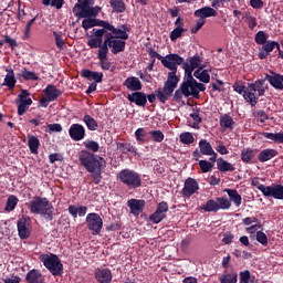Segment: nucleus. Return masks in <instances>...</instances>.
<instances>
[{"label": "nucleus", "mask_w": 283, "mask_h": 283, "mask_svg": "<svg viewBox=\"0 0 283 283\" xmlns=\"http://www.w3.org/2000/svg\"><path fill=\"white\" fill-rule=\"evenodd\" d=\"M127 101H129V103H134L137 107H145V105H147V94L135 91L127 95Z\"/></svg>", "instance_id": "obj_19"}, {"label": "nucleus", "mask_w": 283, "mask_h": 283, "mask_svg": "<svg viewBox=\"0 0 283 283\" xmlns=\"http://www.w3.org/2000/svg\"><path fill=\"white\" fill-rule=\"evenodd\" d=\"M40 262L43 263L45 269L53 275L54 277H61L63 275V263L59 255L56 254H41Z\"/></svg>", "instance_id": "obj_8"}, {"label": "nucleus", "mask_w": 283, "mask_h": 283, "mask_svg": "<svg viewBox=\"0 0 283 283\" xmlns=\"http://www.w3.org/2000/svg\"><path fill=\"white\" fill-rule=\"evenodd\" d=\"M221 283H238V273L223 274L219 277Z\"/></svg>", "instance_id": "obj_52"}, {"label": "nucleus", "mask_w": 283, "mask_h": 283, "mask_svg": "<svg viewBox=\"0 0 283 283\" xmlns=\"http://www.w3.org/2000/svg\"><path fill=\"white\" fill-rule=\"evenodd\" d=\"M17 103H21L24 105H32V99L30 98V92L28 90H21L18 95Z\"/></svg>", "instance_id": "obj_42"}, {"label": "nucleus", "mask_w": 283, "mask_h": 283, "mask_svg": "<svg viewBox=\"0 0 283 283\" xmlns=\"http://www.w3.org/2000/svg\"><path fill=\"white\" fill-rule=\"evenodd\" d=\"M273 50H275V41H266L264 44H262V49L259 53V59L264 60L266 59V56H269V54H271V52H273Z\"/></svg>", "instance_id": "obj_28"}, {"label": "nucleus", "mask_w": 283, "mask_h": 283, "mask_svg": "<svg viewBox=\"0 0 283 283\" xmlns=\"http://www.w3.org/2000/svg\"><path fill=\"white\" fill-rule=\"evenodd\" d=\"M27 283H45L43 280V274L40 270L32 269L25 275Z\"/></svg>", "instance_id": "obj_24"}, {"label": "nucleus", "mask_w": 283, "mask_h": 283, "mask_svg": "<svg viewBox=\"0 0 283 283\" xmlns=\"http://www.w3.org/2000/svg\"><path fill=\"white\" fill-rule=\"evenodd\" d=\"M135 138L137 143H147V130H145V128H137L135 132Z\"/></svg>", "instance_id": "obj_53"}, {"label": "nucleus", "mask_w": 283, "mask_h": 283, "mask_svg": "<svg viewBox=\"0 0 283 283\" xmlns=\"http://www.w3.org/2000/svg\"><path fill=\"white\" fill-rule=\"evenodd\" d=\"M187 76L184 80V82L181 83V85H188V92L190 94V96H193V88L191 87V85H193V83H196V78H193V73L191 72H187L186 73Z\"/></svg>", "instance_id": "obj_45"}, {"label": "nucleus", "mask_w": 283, "mask_h": 283, "mask_svg": "<svg viewBox=\"0 0 283 283\" xmlns=\"http://www.w3.org/2000/svg\"><path fill=\"white\" fill-rule=\"evenodd\" d=\"M145 205L146 202L143 199H129L127 201V207H129L133 216H140L145 210Z\"/></svg>", "instance_id": "obj_20"}, {"label": "nucleus", "mask_w": 283, "mask_h": 283, "mask_svg": "<svg viewBox=\"0 0 283 283\" xmlns=\"http://www.w3.org/2000/svg\"><path fill=\"white\" fill-rule=\"evenodd\" d=\"M264 83V80H259L248 85V92H244L243 98L251 105V107L258 105L259 96H264V92H266Z\"/></svg>", "instance_id": "obj_7"}, {"label": "nucleus", "mask_w": 283, "mask_h": 283, "mask_svg": "<svg viewBox=\"0 0 283 283\" xmlns=\"http://www.w3.org/2000/svg\"><path fill=\"white\" fill-rule=\"evenodd\" d=\"M224 192L228 193L230 202H233L235 207L242 205V196L235 189H224Z\"/></svg>", "instance_id": "obj_34"}, {"label": "nucleus", "mask_w": 283, "mask_h": 283, "mask_svg": "<svg viewBox=\"0 0 283 283\" xmlns=\"http://www.w3.org/2000/svg\"><path fill=\"white\" fill-rule=\"evenodd\" d=\"M199 189H200V186L198 185V181L191 177H188L185 180V185L181 190L182 197L191 198V196H193V193H197Z\"/></svg>", "instance_id": "obj_15"}, {"label": "nucleus", "mask_w": 283, "mask_h": 283, "mask_svg": "<svg viewBox=\"0 0 283 283\" xmlns=\"http://www.w3.org/2000/svg\"><path fill=\"white\" fill-rule=\"evenodd\" d=\"M52 203L48 198L43 197H34L33 200L30 201L29 209L31 213L35 216H40L46 207H50Z\"/></svg>", "instance_id": "obj_11"}, {"label": "nucleus", "mask_w": 283, "mask_h": 283, "mask_svg": "<svg viewBox=\"0 0 283 283\" xmlns=\"http://www.w3.org/2000/svg\"><path fill=\"white\" fill-rule=\"evenodd\" d=\"M18 235L20 240H28L30 238V228H28V218L22 217L18 220Z\"/></svg>", "instance_id": "obj_21"}, {"label": "nucleus", "mask_w": 283, "mask_h": 283, "mask_svg": "<svg viewBox=\"0 0 283 283\" xmlns=\"http://www.w3.org/2000/svg\"><path fill=\"white\" fill-rule=\"evenodd\" d=\"M256 242L262 244V247L269 245V237H266V233L262 231H256Z\"/></svg>", "instance_id": "obj_59"}, {"label": "nucleus", "mask_w": 283, "mask_h": 283, "mask_svg": "<svg viewBox=\"0 0 283 283\" xmlns=\"http://www.w3.org/2000/svg\"><path fill=\"white\" fill-rule=\"evenodd\" d=\"M69 136L75 140V143L83 140L86 136L85 126L81 124H72L69 128Z\"/></svg>", "instance_id": "obj_17"}, {"label": "nucleus", "mask_w": 283, "mask_h": 283, "mask_svg": "<svg viewBox=\"0 0 283 283\" xmlns=\"http://www.w3.org/2000/svg\"><path fill=\"white\" fill-rule=\"evenodd\" d=\"M105 34H109L107 29H93V34L87 42V45L91 46L92 50H96V48H101L103 45V36Z\"/></svg>", "instance_id": "obj_14"}, {"label": "nucleus", "mask_w": 283, "mask_h": 283, "mask_svg": "<svg viewBox=\"0 0 283 283\" xmlns=\"http://www.w3.org/2000/svg\"><path fill=\"white\" fill-rule=\"evenodd\" d=\"M124 85L127 90H130V92H140V90H143V83H140V80L135 76L127 77Z\"/></svg>", "instance_id": "obj_25"}, {"label": "nucleus", "mask_w": 283, "mask_h": 283, "mask_svg": "<svg viewBox=\"0 0 283 283\" xmlns=\"http://www.w3.org/2000/svg\"><path fill=\"white\" fill-rule=\"evenodd\" d=\"M256 189L263 193L265 198H274V200H283V185L264 186L259 184Z\"/></svg>", "instance_id": "obj_9"}, {"label": "nucleus", "mask_w": 283, "mask_h": 283, "mask_svg": "<svg viewBox=\"0 0 283 283\" xmlns=\"http://www.w3.org/2000/svg\"><path fill=\"white\" fill-rule=\"evenodd\" d=\"M86 227L92 235H101L103 231V218L96 212H91L86 216Z\"/></svg>", "instance_id": "obj_10"}, {"label": "nucleus", "mask_w": 283, "mask_h": 283, "mask_svg": "<svg viewBox=\"0 0 283 283\" xmlns=\"http://www.w3.org/2000/svg\"><path fill=\"white\" fill-rule=\"evenodd\" d=\"M217 169L221 171V174H227V171H235V167L224 160L222 157H220L218 160H217Z\"/></svg>", "instance_id": "obj_31"}, {"label": "nucleus", "mask_w": 283, "mask_h": 283, "mask_svg": "<svg viewBox=\"0 0 283 283\" xmlns=\"http://www.w3.org/2000/svg\"><path fill=\"white\" fill-rule=\"evenodd\" d=\"M190 87H192V96L193 98H200V92H205L207 90V86L202 83H198V81L195 80L192 84H190Z\"/></svg>", "instance_id": "obj_41"}, {"label": "nucleus", "mask_w": 283, "mask_h": 283, "mask_svg": "<svg viewBox=\"0 0 283 283\" xmlns=\"http://www.w3.org/2000/svg\"><path fill=\"white\" fill-rule=\"evenodd\" d=\"M178 83H180V76L176 75V72H169L168 78L164 84V87H160L155 91V93L148 94L146 96V101L149 103H156V98L165 105L171 98L174 91L178 87Z\"/></svg>", "instance_id": "obj_2"}, {"label": "nucleus", "mask_w": 283, "mask_h": 283, "mask_svg": "<svg viewBox=\"0 0 283 283\" xmlns=\"http://www.w3.org/2000/svg\"><path fill=\"white\" fill-rule=\"evenodd\" d=\"M117 149L122 151V154H134V156L138 154L136 147L129 143H117Z\"/></svg>", "instance_id": "obj_39"}, {"label": "nucleus", "mask_w": 283, "mask_h": 283, "mask_svg": "<svg viewBox=\"0 0 283 283\" xmlns=\"http://www.w3.org/2000/svg\"><path fill=\"white\" fill-rule=\"evenodd\" d=\"M72 12L76 19L96 18L101 13V7H94V0H77L74 4Z\"/></svg>", "instance_id": "obj_3"}, {"label": "nucleus", "mask_w": 283, "mask_h": 283, "mask_svg": "<svg viewBox=\"0 0 283 283\" xmlns=\"http://www.w3.org/2000/svg\"><path fill=\"white\" fill-rule=\"evenodd\" d=\"M43 92H44V96H46V98H49V101L51 102L56 101L59 96L63 94V92L56 88V86L54 85H48Z\"/></svg>", "instance_id": "obj_27"}, {"label": "nucleus", "mask_w": 283, "mask_h": 283, "mask_svg": "<svg viewBox=\"0 0 283 283\" xmlns=\"http://www.w3.org/2000/svg\"><path fill=\"white\" fill-rule=\"evenodd\" d=\"M264 138L273 140V143L283 144V132L281 133H262Z\"/></svg>", "instance_id": "obj_44"}, {"label": "nucleus", "mask_w": 283, "mask_h": 283, "mask_svg": "<svg viewBox=\"0 0 283 283\" xmlns=\"http://www.w3.org/2000/svg\"><path fill=\"white\" fill-rule=\"evenodd\" d=\"M149 135L151 136V140L154 143H163L165 140V134L161 130H150Z\"/></svg>", "instance_id": "obj_57"}, {"label": "nucleus", "mask_w": 283, "mask_h": 283, "mask_svg": "<svg viewBox=\"0 0 283 283\" xmlns=\"http://www.w3.org/2000/svg\"><path fill=\"white\" fill-rule=\"evenodd\" d=\"M53 36L55 39V45L59 48V50H63V33L62 32H53Z\"/></svg>", "instance_id": "obj_62"}, {"label": "nucleus", "mask_w": 283, "mask_h": 283, "mask_svg": "<svg viewBox=\"0 0 283 283\" xmlns=\"http://www.w3.org/2000/svg\"><path fill=\"white\" fill-rule=\"evenodd\" d=\"M199 149L202 156H211V154H213V147L207 139H201L199 142Z\"/></svg>", "instance_id": "obj_37"}, {"label": "nucleus", "mask_w": 283, "mask_h": 283, "mask_svg": "<svg viewBox=\"0 0 283 283\" xmlns=\"http://www.w3.org/2000/svg\"><path fill=\"white\" fill-rule=\"evenodd\" d=\"M81 76L86 78V81H94L93 83L103 82V72H82Z\"/></svg>", "instance_id": "obj_33"}, {"label": "nucleus", "mask_w": 283, "mask_h": 283, "mask_svg": "<svg viewBox=\"0 0 283 283\" xmlns=\"http://www.w3.org/2000/svg\"><path fill=\"white\" fill-rule=\"evenodd\" d=\"M85 149H87L86 151H92L91 154H96V151H98L101 149V145L97 144V142H94L92 139H86L83 143Z\"/></svg>", "instance_id": "obj_47"}, {"label": "nucleus", "mask_w": 283, "mask_h": 283, "mask_svg": "<svg viewBox=\"0 0 283 283\" xmlns=\"http://www.w3.org/2000/svg\"><path fill=\"white\" fill-rule=\"evenodd\" d=\"M95 280L98 283H112L113 275H112V270L108 268H97L95 269Z\"/></svg>", "instance_id": "obj_18"}, {"label": "nucleus", "mask_w": 283, "mask_h": 283, "mask_svg": "<svg viewBox=\"0 0 283 283\" xmlns=\"http://www.w3.org/2000/svg\"><path fill=\"white\" fill-rule=\"evenodd\" d=\"M109 6L117 14H120L127 10V6L123 0H109Z\"/></svg>", "instance_id": "obj_38"}, {"label": "nucleus", "mask_w": 283, "mask_h": 283, "mask_svg": "<svg viewBox=\"0 0 283 283\" xmlns=\"http://www.w3.org/2000/svg\"><path fill=\"white\" fill-rule=\"evenodd\" d=\"M148 54L150 59H154L153 61H156V59H158V61L161 62V65H164V67H166L167 70H170V72H178V64L182 63V56L177 53H170L166 56H163L154 49H150L148 51Z\"/></svg>", "instance_id": "obj_6"}, {"label": "nucleus", "mask_w": 283, "mask_h": 283, "mask_svg": "<svg viewBox=\"0 0 283 283\" xmlns=\"http://www.w3.org/2000/svg\"><path fill=\"white\" fill-rule=\"evenodd\" d=\"M167 211H169V205L167 201H161L157 205L156 211L150 214L149 220L154 224H159L165 218H167Z\"/></svg>", "instance_id": "obj_12"}, {"label": "nucleus", "mask_w": 283, "mask_h": 283, "mask_svg": "<svg viewBox=\"0 0 283 283\" xmlns=\"http://www.w3.org/2000/svg\"><path fill=\"white\" fill-rule=\"evenodd\" d=\"M2 85H6L9 90H12L17 85V78L14 77V72H9Z\"/></svg>", "instance_id": "obj_48"}, {"label": "nucleus", "mask_w": 283, "mask_h": 283, "mask_svg": "<svg viewBox=\"0 0 283 283\" xmlns=\"http://www.w3.org/2000/svg\"><path fill=\"white\" fill-rule=\"evenodd\" d=\"M199 167L202 174H209V171L213 170V167H216V165L213 163L201 159L199 160Z\"/></svg>", "instance_id": "obj_50"}, {"label": "nucleus", "mask_w": 283, "mask_h": 283, "mask_svg": "<svg viewBox=\"0 0 283 283\" xmlns=\"http://www.w3.org/2000/svg\"><path fill=\"white\" fill-rule=\"evenodd\" d=\"M103 157L87 150L80 151L78 163L91 174L93 185H101L103 180Z\"/></svg>", "instance_id": "obj_1"}, {"label": "nucleus", "mask_w": 283, "mask_h": 283, "mask_svg": "<svg viewBox=\"0 0 283 283\" xmlns=\"http://www.w3.org/2000/svg\"><path fill=\"white\" fill-rule=\"evenodd\" d=\"M179 140L184 145H191V144H193V140H196V139L193 138V135L191 133L186 132V133L180 134Z\"/></svg>", "instance_id": "obj_54"}, {"label": "nucleus", "mask_w": 283, "mask_h": 283, "mask_svg": "<svg viewBox=\"0 0 283 283\" xmlns=\"http://www.w3.org/2000/svg\"><path fill=\"white\" fill-rule=\"evenodd\" d=\"M132 28L127 24H123L122 29H116L114 25L109 24L107 31L113 34L114 39H117L119 41H127L129 39V34L127 32H130Z\"/></svg>", "instance_id": "obj_16"}, {"label": "nucleus", "mask_w": 283, "mask_h": 283, "mask_svg": "<svg viewBox=\"0 0 283 283\" xmlns=\"http://www.w3.org/2000/svg\"><path fill=\"white\" fill-rule=\"evenodd\" d=\"M240 283H249L251 280V272L249 270H244L243 272H240Z\"/></svg>", "instance_id": "obj_63"}, {"label": "nucleus", "mask_w": 283, "mask_h": 283, "mask_svg": "<svg viewBox=\"0 0 283 283\" xmlns=\"http://www.w3.org/2000/svg\"><path fill=\"white\" fill-rule=\"evenodd\" d=\"M187 87V84H180L179 88L174 94L172 101L178 102L182 98V96L189 98V96H191V93H189V90Z\"/></svg>", "instance_id": "obj_35"}, {"label": "nucleus", "mask_w": 283, "mask_h": 283, "mask_svg": "<svg viewBox=\"0 0 283 283\" xmlns=\"http://www.w3.org/2000/svg\"><path fill=\"white\" fill-rule=\"evenodd\" d=\"M201 211H206L208 213L220 211V207H218V201L213 199H209L205 205L200 207Z\"/></svg>", "instance_id": "obj_36"}, {"label": "nucleus", "mask_w": 283, "mask_h": 283, "mask_svg": "<svg viewBox=\"0 0 283 283\" xmlns=\"http://www.w3.org/2000/svg\"><path fill=\"white\" fill-rule=\"evenodd\" d=\"M195 17H197L201 21H205L210 17H218V11H216V9L211 7H203L195 11Z\"/></svg>", "instance_id": "obj_22"}, {"label": "nucleus", "mask_w": 283, "mask_h": 283, "mask_svg": "<svg viewBox=\"0 0 283 283\" xmlns=\"http://www.w3.org/2000/svg\"><path fill=\"white\" fill-rule=\"evenodd\" d=\"M217 203H218L219 210L220 209H223V210L231 209L230 200L224 197L217 198Z\"/></svg>", "instance_id": "obj_58"}, {"label": "nucleus", "mask_w": 283, "mask_h": 283, "mask_svg": "<svg viewBox=\"0 0 283 283\" xmlns=\"http://www.w3.org/2000/svg\"><path fill=\"white\" fill-rule=\"evenodd\" d=\"M277 156V150L273 148H266L259 153L258 160L259 163H269V160H273Z\"/></svg>", "instance_id": "obj_26"}, {"label": "nucleus", "mask_w": 283, "mask_h": 283, "mask_svg": "<svg viewBox=\"0 0 283 283\" xmlns=\"http://www.w3.org/2000/svg\"><path fill=\"white\" fill-rule=\"evenodd\" d=\"M93 22V28H103L102 30H108L109 29V22L105 21V20H101V19H92Z\"/></svg>", "instance_id": "obj_60"}, {"label": "nucleus", "mask_w": 283, "mask_h": 283, "mask_svg": "<svg viewBox=\"0 0 283 283\" xmlns=\"http://www.w3.org/2000/svg\"><path fill=\"white\" fill-rule=\"evenodd\" d=\"M4 283H21V277L12 275L10 277L2 279Z\"/></svg>", "instance_id": "obj_64"}, {"label": "nucleus", "mask_w": 283, "mask_h": 283, "mask_svg": "<svg viewBox=\"0 0 283 283\" xmlns=\"http://www.w3.org/2000/svg\"><path fill=\"white\" fill-rule=\"evenodd\" d=\"M28 147L31 154H39V147H41V140L34 135H28Z\"/></svg>", "instance_id": "obj_29"}, {"label": "nucleus", "mask_w": 283, "mask_h": 283, "mask_svg": "<svg viewBox=\"0 0 283 283\" xmlns=\"http://www.w3.org/2000/svg\"><path fill=\"white\" fill-rule=\"evenodd\" d=\"M245 23L251 30H255L258 27V20L251 14H245Z\"/></svg>", "instance_id": "obj_61"}, {"label": "nucleus", "mask_w": 283, "mask_h": 283, "mask_svg": "<svg viewBox=\"0 0 283 283\" xmlns=\"http://www.w3.org/2000/svg\"><path fill=\"white\" fill-rule=\"evenodd\" d=\"M266 39H269V35H266V33L264 31H259L256 32L255 36H254V41L256 43V45H264V43H266Z\"/></svg>", "instance_id": "obj_55"}, {"label": "nucleus", "mask_w": 283, "mask_h": 283, "mask_svg": "<svg viewBox=\"0 0 283 283\" xmlns=\"http://www.w3.org/2000/svg\"><path fill=\"white\" fill-rule=\"evenodd\" d=\"M17 205H19V198L14 195H10L7 199L6 211H14Z\"/></svg>", "instance_id": "obj_49"}, {"label": "nucleus", "mask_w": 283, "mask_h": 283, "mask_svg": "<svg viewBox=\"0 0 283 283\" xmlns=\"http://www.w3.org/2000/svg\"><path fill=\"white\" fill-rule=\"evenodd\" d=\"M220 127L222 129H233V126L235 125V120H233V117H231L228 114L221 115L219 118Z\"/></svg>", "instance_id": "obj_30"}, {"label": "nucleus", "mask_w": 283, "mask_h": 283, "mask_svg": "<svg viewBox=\"0 0 283 283\" xmlns=\"http://www.w3.org/2000/svg\"><path fill=\"white\" fill-rule=\"evenodd\" d=\"M187 32V29L181 28V27H176L171 32H170V41H178L182 34Z\"/></svg>", "instance_id": "obj_51"}, {"label": "nucleus", "mask_w": 283, "mask_h": 283, "mask_svg": "<svg viewBox=\"0 0 283 283\" xmlns=\"http://www.w3.org/2000/svg\"><path fill=\"white\" fill-rule=\"evenodd\" d=\"M273 75H265L268 83L274 87V90L282 91L283 90V75L279 73H273Z\"/></svg>", "instance_id": "obj_23"}, {"label": "nucleus", "mask_w": 283, "mask_h": 283, "mask_svg": "<svg viewBox=\"0 0 283 283\" xmlns=\"http://www.w3.org/2000/svg\"><path fill=\"white\" fill-rule=\"evenodd\" d=\"M256 151V149L252 148H244L243 150H241L242 163H245V165H251V161L253 160V158H255Z\"/></svg>", "instance_id": "obj_32"}, {"label": "nucleus", "mask_w": 283, "mask_h": 283, "mask_svg": "<svg viewBox=\"0 0 283 283\" xmlns=\"http://www.w3.org/2000/svg\"><path fill=\"white\" fill-rule=\"evenodd\" d=\"M83 123H85L90 132H96V129H98V122H96V119H94V117L91 115H85L83 117Z\"/></svg>", "instance_id": "obj_40"}, {"label": "nucleus", "mask_w": 283, "mask_h": 283, "mask_svg": "<svg viewBox=\"0 0 283 283\" xmlns=\"http://www.w3.org/2000/svg\"><path fill=\"white\" fill-rule=\"evenodd\" d=\"M117 180L120 181L122 185H125L127 189H140L143 187V177L140 174L136 172L132 169H123L117 174Z\"/></svg>", "instance_id": "obj_5"}, {"label": "nucleus", "mask_w": 283, "mask_h": 283, "mask_svg": "<svg viewBox=\"0 0 283 283\" xmlns=\"http://www.w3.org/2000/svg\"><path fill=\"white\" fill-rule=\"evenodd\" d=\"M193 76L201 83H209L211 81V75L208 72H193Z\"/></svg>", "instance_id": "obj_56"}, {"label": "nucleus", "mask_w": 283, "mask_h": 283, "mask_svg": "<svg viewBox=\"0 0 283 283\" xmlns=\"http://www.w3.org/2000/svg\"><path fill=\"white\" fill-rule=\"evenodd\" d=\"M97 48H99L97 57L99 59V61H105L107 59V54L109 53V44H107V41L104 39L103 44Z\"/></svg>", "instance_id": "obj_43"}, {"label": "nucleus", "mask_w": 283, "mask_h": 283, "mask_svg": "<svg viewBox=\"0 0 283 283\" xmlns=\"http://www.w3.org/2000/svg\"><path fill=\"white\" fill-rule=\"evenodd\" d=\"M178 65H181V69L185 72H211V63L205 61V57L200 56V54H195L190 57H188L185 61V57H181V63Z\"/></svg>", "instance_id": "obj_4"}, {"label": "nucleus", "mask_w": 283, "mask_h": 283, "mask_svg": "<svg viewBox=\"0 0 283 283\" xmlns=\"http://www.w3.org/2000/svg\"><path fill=\"white\" fill-rule=\"evenodd\" d=\"M40 216L44 218L46 222H52V220H54V206H52V203L49 205Z\"/></svg>", "instance_id": "obj_46"}, {"label": "nucleus", "mask_w": 283, "mask_h": 283, "mask_svg": "<svg viewBox=\"0 0 283 283\" xmlns=\"http://www.w3.org/2000/svg\"><path fill=\"white\" fill-rule=\"evenodd\" d=\"M106 43L108 44V48H111L112 54H118L120 52H125V40H118L114 38V34L106 33L105 34Z\"/></svg>", "instance_id": "obj_13"}]
</instances>
